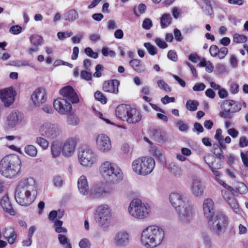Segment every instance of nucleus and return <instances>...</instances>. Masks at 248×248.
Here are the masks:
<instances>
[{"label":"nucleus","instance_id":"nucleus-59","mask_svg":"<svg viewBox=\"0 0 248 248\" xmlns=\"http://www.w3.org/2000/svg\"><path fill=\"white\" fill-rule=\"evenodd\" d=\"M228 50L226 47H222L218 50V54L217 56L220 59H223L227 54Z\"/></svg>","mask_w":248,"mask_h":248},{"label":"nucleus","instance_id":"nucleus-4","mask_svg":"<svg viewBox=\"0 0 248 248\" xmlns=\"http://www.w3.org/2000/svg\"><path fill=\"white\" fill-rule=\"evenodd\" d=\"M99 170L103 177L110 183H118L123 179L122 170L116 164L110 161H107L102 163Z\"/></svg>","mask_w":248,"mask_h":248},{"label":"nucleus","instance_id":"nucleus-23","mask_svg":"<svg viewBox=\"0 0 248 248\" xmlns=\"http://www.w3.org/2000/svg\"><path fill=\"white\" fill-rule=\"evenodd\" d=\"M221 193L223 198L227 202L233 212L237 214H240L241 210L236 199L233 196H231L230 193L227 192L226 190H222Z\"/></svg>","mask_w":248,"mask_h":248},{"label":"nucleus","instance_id":"nucleus-3","mask_svg":"<svg viewBox=\"0 0 248 248\" xmlns=\"http://www.w3.org/2000/svg\"><path fill=\"white\" fill-rule=\"evenodd\" d=\"M164 237V231L160 227L151 226L142 232L141 242L146 247H156L159 245Z\"/></svg>","mask_w":248,"mask_h":248},{"label":"nucleus","instance_id":"nucleus-17","mask_svg":"<svg viewBox=\"0 0 248 248\" xmlns=\"http://www.w3.org/2000/svg\"><path fill=\"white\" fill-rule=\"evenodd\" d=\"M96 147L102 153H107L111 149V144L108 137L105 134H100L96 139Z\"/></svg>","mask_w":248,"mask_h":248},{"label":"nucleus","instance_id":"nucleus-52","mask_svg":"<svg viewBox=\"0 0 248 248\" xmlns=\"http://www.w3.org/2000/svg\"><path fill=\"white\" fill-rule=\"evenodd\" d=\"M84 52L87 56L93 59H96L98 56L97 53L94 52L90 47H86Z\"/></svg>","mask_w":248,"mask_h":248},{"label":"nucleus","instance_id":"nucleus-57","mask_svg":"<svg viewBox=\"0 0 248 248\" xmlns=\"http://www.w3.org/2000/svg\"><path fill=\"white\" fill-rule=\"evenodd\" d=\"M22 31V28L19 25L12 26L10 29V32L13 34H18Z\"/></svg>","mask_w":248,"mask_h":248},{"label":"nucleus","instance_id":"nucleus-29","mask_svg":"<svg viewBox=\"0 0 248 248\" xmlns=\"http://www.w3.org/2000/svg\"><path fill=\"white\" fill-rule=\"evenodd\" d=\"M78 187L81 194L86 195L88 194L89 187L86 176L81 175L79 178L78 181Z\"/></svg>","mask_w":248,"mask_h":248},{"label":"nucleus","instance_id":"nucleus-49","mask_svg":"<svg viewBox=\"0 0 248 248\" xmlns=\"http://www.w3.org/2000/svg\"><path fill=\"white\" fill-rule=\"evenodd\" d=\"M88 70H83L80 72V78L84 80L89 81L92 78V73L88 71Z\"/></svg>","mask_w":248,"mask_h":248},{"label":"nucleus","instance_id":"nucleus-9","mask_svg":"<svg viewBox=\"0 0 248 248\" xmlns=\"http://www.w3.org/2000/svg\"><path fill=\"white\" fill-rule=\"evenodd\" d=\"M210 230L217 235L223 233L227 229L228 221L226 217L221 212H217L211 218L207 219Z\"/></svg>","mask_w":248,"mask_h":248},{"label":"nucleus","instance_id":"nucleus-28","mask_svg":"<svg viewBox=\"0 0 248 248\" xmlns=\"http://www.w3.org/2000/svg\"><path fill=\"white\" fill-rule=\"evenodd\" d=\"M2 234L9 244L12 245L15 243L17 234L14 228L10 226L5 227Z\"/></svg>","mask_w":248,"mask_h":248},{"label":"nucleus","instance_id":"nucleus-46","mask_svg":"<svg viewBox=\"0 0 248 248\" xmlns=\"http://www.w3.org/2000/svg\"><path fill=\"white\" fill-rule=\"evenodd\" d=\"M94 97L96 100L101 102L102 104H106L107 103L106 97L100 91H97L94 93Z\"/></svg>","mask_w":248,"mask_h":248},{"label":"nucleus","instance_id":"nucleus-53","mask_svg":"<svg viewBox=\"0 0 248 248\" xmlns=\"http://www.w3.org/2000/svg\"><path fill=\"white\" fill-rule=\"evenodd\" d=\"M152 153L154 156H155L157 159L162 160V151L157 148L154 147L152 149Z\"/></svg>","mask_w":248,"mask_h":248},{"label":"nucleus","instance_id":"nucleus-14","mask_svg":"<svg viewBox=\"0 0 248 248\" xmlns=\"http://www.w3.org/2000/svg\"><path fill=\"white\" fill-rule=\"evenodd\" d=\"M16 92L12 87L0 90V98L4 107H9L15 101Z\"/></svg>","mask_w":248,"mask_h":248},{"label":"nucleus","instance_id":"nucleus-25","mask_svg":"<svg viewBox=\"0 0 248 248\" xmlns=\"http://www.w3.org/2000/svg\"><path fill=\"white\" fill-rule=\"evenodd\" d=\"M204 215L207 219L214 217L216 214L214 210V203L211 199H205L203 203Z\"/></svg>","mask_w":248,"mask_h":248},{"label":"nucleus","instance_id":"nucleus-64","mask_svg":"<svg viewBox=\"0 0 248 248\" xmlns=\"http://www.w3.org/2000/svg\"><path fill=\"white\" fill-rule=\"evenodd\" d=\"M206 86L202 83H196L193 87V90L195 92L203 91L205 89Z\"/></svg>","mask_w":248,"mask_h":248},{"label":"nucleus","instance_id":"nucleus-45","mask_svg":"<svg viewBox=\"0 0 248 248\" xmlns=\"http://www.w3.org/2000/svg\"><path fill=\"white\" fill-rule=\"evenodd\" d=\"M233 40L236 43H243L247 41V37L245 35L235 33L233 35Z\"/></svg>","mask_w":248,"mask_h":248},{"label":"nucleus","instance_id":"nucleus-32","mask_svg":"<svg viewBox=\"0 0 248 248\" xmlns=\"http://www.w3.org/2000/svg\"><path fill=\"white\" fill-rule=\"evenodd\" d=\"M129 64L137 72L142 73L145 70V65L140 60L132 59L129 62Z\"/></svg>","mask_w":248,"mask_h":248},{"label":"nucleus","instance_id":"nucleus-22","mask_svg":"<svg viewBox=\"0 0 248 248\" xmlns=\"http://www.w3.org/2000/svg\"><path fill=\"white\" fill-rule=\"evenodd\" d=\"M60 93L72 103H77L79 101L77 94L71 86H68L62 88L60 90Z\"/></svg>","mask_w":248,"mask_h":248},{"label":"nucleus","instance_id":"nucleus-61","mask_svg":"<svg viewBox=\"0 0 248 248\" xmlns=\"http://www.w3.org/2000/svg\"><path fill=\"white\" fill-rule=\"evenodd\" d=\"M239 85L236 82H232L231 84L230 91L232 94H236L239 92Z\"/></svg>","mask_w":248,"mask_h":248},{"label":"nucleus","instance_id":"nucleus-41","mask_svg":"<svg viewBox=\"0 0 248 248\" xmlns=\"http://www.w3.org/2000/svg\"><path fill=\"white\" fill-rule=\"evenodd\" d=\"M36 142L43 149H46L48 147V141L44 138L37 137L36 140Z\"/></svg>","mask_w":248,"mask_h":248},{"label":"nucleus","instance_id":"nucleus-30","mask_svg":"<svg viewBox=\"0 0 248 248\" xmlns=\"http://www.w3.org/2000/svg\"><path fill=\"white\" fill-rule=\"evenodd\" d=\"M0 204L3 211L6 213L12 216L16 214V212L13 208L9 197L7 195L4 196L1 198L0 201Z\"/></svg>","mask_w":248,"mask_h":248},{"label":"nucleus","instance_id":"nucleus-40","mask_svg":"<svg viewBox=\"0 0 248 248\" xmlns=\"http://www.w3.org/2000/svg\"><path fill=\"white\" fill-rule=\"evenodd\" d=\"M58 239L61 245L63 246L65 245V248H72V246L70 243L68 241L67 237L64 235L61 234H59Z\"/></svg>","mask_w":248,"mask_h":248},{"label":"nucleus","instance_id":"nucleus-26","mask_svg":"<svg viewBox=\"0 0 248 248\" xmlns=\"http://www.w3.org/2000/svg\"><path fill=\"white\" fill-rule=\"evenodd\" d=\"M120 82L117 79L110 80L103 83V89L106 92L117 94L119 92Z\"/></svg>","mask_w":248,"mask_h":248},{"label":"nucleus","instance_id":"nucleus-56","mask_svg":"<svg viewBox=\"0 0 248 248\" xmlns=\"http://www.w3.org/2000/svg\"><path fill=\"white\" fill-rule=\"evenodd\" d=\"M242 162L245 167H248V151L245 153L241 152L240 154Z\"/></svg>","mask_w":248,"mask_h":248},{"label":"nucleus","instance_id":"nucleus-24","mask_svg":"<svg viewBox=\"0 0 248 248\" xmlns=\"http://www.w3.org/2000/svg\"><path fill=\"white\" fill-rule=\"evenodd\" d=\"M190 188L193 195L196 197H202L203 195L205 186L200 179L195 178L192 180Z\"/></svg>","mask_w":248,"mask_h":248},{"label":"nucleus","instance_id":"nucleus-31","mask_svg":"<svg viewBox=\"0 0 248 248\" xmlns=\"http://www.w3.org/2000/svg\"><path fill=\"white\" fill-rule=\"evenodd\" d=\"M198 3L203 12L207 15H211L213 13V9L208 0H198Z\"/></svg>","mask_w":248,"mask_h":248},{"label":"nucleus","instance_id":"nucleus-50","mask_svg":"<svg viewBox=\"0 0 248 248\" xmlns=\"http://www.w3.org/2000/svg\"><path fill=\"white\" fill-rule=\"evenodd\" d=\"M91 243L87 238H83L79 242L80 248H91Z\"/></svg>","mask_w":248,"mask_h":248},{"label":"nucleus","instance_id":"nucleus-38","mask_svg":"<svg viewBox=\"0 0 248 248\" xmlns=\"http://www.w3.org/2000/svg\"><path fill=\"white\" fill-rule=\"evenodd\" d=\"M25 153L28 155L34 157L37 155V149L33 145H27L24 148Z\"/></svg>","mask_w":248,"mask_h":248},{"label":"nucleus","instance_id":"nucleus-2","mask_svg":"<svg viewBox=\"0 0 248 248\" xmlns=\"http://www.w3.org/2000/svg\"><path fill=\"white\" fill-rule=\"evenodd\" d=\"M21 165V160L17 155H6L0 161V173L6 178H15L20 173Z\"/></svg>","mask_w":248,"mask_h":248},{"label":"nucleus","instance_id":"nucleus-60","mask_svg":"<svg viewBox=\"0 0 248 248\" xmlns=\"http://www.w3.org/2000/svg\"><path fill=\"white\" fill-rule=\"evenodd\" d=\"M219 48L216 45H212L209 49L210 53L213 57H217L218 54Z\"/></svg>","mask_w":248,"mask_h":248},{"label":"nucleus","instance_id":"nucleus-55","mask_svg":"<svg viewBox=\"0 0 248 248\" xmlns=\"http://www.w3.org/2000/svg\"><path fill=\"white\" fill-rule=\"evenodd\" d=\"M72 34V31L59 32L57 33V36L60 40H62L66 37H70Z\"/></svg>","mask_w":248,"mask_h":248},{"label":"nucleus","instance_id":"nucleus-12","mask_svg":"<svg viewBox=\"0 0 248 248\" xmlns=\"http://www.w3.org/2000/svg\"><path fill=\"white\" fill-rule=\"evenodd\" d=\"M79 162L84 166H91L97 160V155L91 149L86 148L79 152Z\"/></svg>","mask_w":248,"mask_h":248},{"label":"nucleus","instance_id":"nucleus-44","mask_svg":"<svg viewBox=\"0 0 248 248\" xmlns=\"http://www.w3.org/2000/svg\"><path fill=\"white\" fill-rule=\"evenodd\" d=\"M154 137L155 139L159 142H163L166 140L165 133L159 130L155 132Z\"/></svg>","mask_w":248,"mask_h":248},{"label":"nucleus","instance_id":"nucleus-6","mask_svg":"<svg viewBox=\"0 0 248 248\" xmlns=\"http://www.w3.org/2000/svg\"><path fill=\"white\" fill-rule=\"evenodd\" d=\"M155 164V161L152 157L142 156L133 161L132 169L137 175L146 176L153 171Z\"/></svg>","mask_w":248,"mask_h":248},{"label":"nucleus","instance_id":"nucleus-63","mask_svg":"<svg viewBox=\"0 0 248 248\" xmlns=\"http://www.w3.org/2000/svg\"><path fill=\"white\" fill-rule=\"evenodd\" d=\"M155 43L161 48H166L168 46L167 44L159 38L155 39Z\"/></svg>","mask_w":248,"mask_h":248},{"label":"nucleus","instance_id":"nucleus-35","mask_svg":"<svg viewBox=\"0 0 248 248\" xmlns=\"http://www.w3.org/2000/svg\"><path fill=\"white\" fill-rule=\"evenodd\" d=\"M241 186L242 188L243 189L242 191L239 190L237 188H236L235 189H234L232 187L230 186H228L227 187V188L226 189L229 190L231 192V194H230L232 196H235L236 195L235 193H237L238 192H239V193H240L241 194L246 193L248 191V188H247V186L244 183H242L241 184Z\"/></svg>","mask_w":248,"mask_h":248},{"label":"nucleus","instance_id":"nucleus-36","mask_svg":"<svg viewBox=\"0 0 248 248\" xmlns=\"http://www.w3.org/2000/svg\"><path fill=\"white\" fill-rule=\"evenodd\" d=\"M51 152L53 157L56 158L61 154L62 148L58 142H54L51 146Z\"/></svg>","mask_w":248,"mask_h":248},{"label":"nucleus","instance_id":"nucleus-13","mask_svg":"<svg viewBox=\"0 0 248 248\" xmlns=\"http://www.w3.org/2000/svg\"><path fill=\"white\" fill-rule=\"evenodd\" d=\"M130 233L126 231L122 230L117 232L113 238V244L116 248H124L127 247L131 240Z\"/></svg>","mask_w":248,"mask_h":248},{"label":"nucleus","instance_id":"nucleus-48","mask_svg":"<svg viewBox=\"0 0 248 248\" xmlns=\"http://www.w3.org/2000/svg\"><path fill=\"white\" fill-rule=\"evenodd\" d=\"M153 26V22L151 19L149 18H146L144 19L142 24V27L146 30H150Z\"/></svg>","mask_w":248,"mask_h":248},{"label":"nucleus","instance_id":"nucleus-20","mask_svg":"<svg viewBox=\"0 0 248 248\" xmlns=\"http://www.w3.org/2000/svg\"><path fill=\"white\" fill-rule=\"evenodd\" d=\"M47 99L46 91L43 88H38L31 95V99L35 106L38 107L45 103Z\"/></svg>","mask_w":248,"mask_h":248},{"label":"nucleus","instance_id":"nucleus-51","mask_svg":"<svg viewBox=\"0 0 248 248\" xmlns=\"http://www.w3.org/2000/svg\"><path fill=\"white\" fill-rule=\"evenodd\" d=\"M176 125L181 131L185 132L188 129V126L181 120L176 122Z\"/></svg>","mask_w":248,"mask_h":248},{"label":"nucleus","instance_id":"nucleus-62","mask_svg":"<svg viewBox=\"0 0 248 248\" xmlns=\"http://www.w3.org/2000/svg\"><path fill=\"white\" fill-rule=\"evenodd\" d=\"M204 129L201 124L199 123H195L194 124V128L193 131H196L197 134L203 132Z\"/></svg>","mask_w":248,"mask_h":248},{"label":"nucleus","instance_id":"nucleus-34","mask_svg":"<svg viewBox=\"0 0 248 248\" xmlns=\"http://www.w3.org/2000/svg\"><path fill=\"white\" fill-rule=\"evenodd\" d=\"M80 122V119L78 115L74 113H70L67 115V123L71 126L78 125Z\"/></svg>","mask_w":248,"mask_h":248},{"label":"nucleus","instance_id":"nucleus-42","mask_svg":"<svg viewBox=\"0 0 248 248\" xmlns=\"http://www.w3.org/2000/svg\"><path fill=\"white\" fill-rule=\"evenodd\" d=\"M198 103L194 100H189L186 102V108L190 111H195L197 109Z\"/></svg>","mask_w":248,"mask_h":248},{"label":"nucleus","instance_id":"nucleus-58","mask_svg":"<svg viewBox=\"0 0 248 248\" xmlns=\"http://www.w3.org/2000/svg\"><path fill=\"white\" fill-rule=\"evenodd\" d=\"M53 182L54 184L56 186L60 187L63 184V180L61 176H56L54 177Z\"/></svg>","mask_w":248,"mask_h":248},{"label":"nucleus","instance_id":"nucleus-10","mask_svg":"<svg viewBox=\"0 0 248 248\" xmlns=\"http://www.w3.org/2000/svg\"><path fill=\"white\" fill-rule=\"evenodd\" d=\"M113 188L109 185L103 182L95 184L91 190L90 196L93 199H100L109 196Z\"/></svg>","mask_w":248,"mask_h":248},{"label":"nucleus","instance_id":"nucleus-37","mask_svg":"<svg viewBox=\"0 0 248 248\" xmlns=\"http://www.w3.org/2000/svg\"><path fill=\"white\" fill-rule=\"evenodd\" d=\"M171 18L170 14H164L160 18V25L162 28H166L170 24Z\"/></svg>","mask_w":248,"mask_h":248},{"label":"nucleus","instance_id":"nucleus-1","mask_svg":"<svg viewBox=\"0 0 248 248\" xmlns=\"http://www.w3.org/2000/svg\"><path fill=\"white\" fill-rule=\"evenodd\" d=\"M37 194L35 180L33 178L21 180L15 191V199L22 206L30 205L35 200Z\"/></svg>","mask_w":248,"mask_h":248},{"label":"nucleus","instance_id":"nucleus-27","mask_svg":"<svg viewBox=\"0 0 248 248\" xmlns=\"http://www.w3.org/2000/svg\"><path fill=\"white\" fill-rule=\"evenodd\" d=\"M166 167L169 172L175 178H180L183 176V171L177 163L169 162Z\"/></svg>","mask_w":248,"mask_h":248},{"label":"nucleus","instance_id":"nucleus-43","mask_svg":"<svg viewBox=\"0 0 248 248\" xmlns=\"http://www.w3.org/2000/svg\"><path fill=\"white\" fill-rule=\"evenodd\" d=\"M144 47L147 49L149 53L151 55H155L157 53V49L156 47L152 45L150 43H145L144 44Z\"/></svg>","mask_w":248,"mask_h":248},{"label":"nucleus","instance_id":"nucleus-16","mask_svg":"<svg viewBox=\"0 0 248 248\" xmlns=\"http://www.w3.org/2000/svg\"><path fill=\"white\" fill-rule=\"evenodd\" d=\"M78 138L77 137H70L65 140L62 147V155L69 157L72 155L75 152Z\"/></svg>","mask_w":248,"mask_h":248},{"label":"nucleus","instance_id":"nucleus-19","mask_svg":"<svg viewBox=\"0 0 248 248\" xmlns=\"http://www.w3.org/2000/svg\"><path fill=\"white\" fill-rule=\"evenodd\" d=\"M24 119V115L18 110L12 111L7 118V125L10 128L15 127L17 124H20Z\"/></svg>","mask_w":248,"mask_h":248},{"label":"nucleus","instance_id":"nucleus-39","mask_svg":"<svg viewBox=\"0 0 248 248\" xmlns=\"http://www.w3.org/2000/svg\"><path fill=\"white\" fill-rule=\"evenodd\" d=\"M30 41L32 45L37 46L42 45L43 39L41 36L34 34L30 37Z\"/></svg>","mask_w":248,"mask_h":248},{"label":"nucleus","instance_id":"nucleus-18","mask_svg":"<svg viewBox=\"0 0 248 248\" xmlns=\"http://www.w3.org/2000/svg\"><path fill=\"white\" fill-rule=\"evenodd\" d=\"M53 106L60 114H65L72 109L71 104L66 99L59 98L54 101Z\"/></svg>","mask_w":248,"mask_h":248},{"label":"nucleus","instance_id":"nucleus-5","mask_svg":"<svg viewBox=\"0 0 248 248\" xmlns=\"http://www.w3.org/2000/svg\"><path fill=\"white\" fill-rule=\"evenodd\" d=\"M115 114L118 118L129 124L138 123L141 119L139 111L128 105H119L115 109Z\"/></svg>","mask_w":248,"mask_h":248},{"label":"nucleus","instance_id":"nucleus-21","mask_svg":"<svg viewBox=\"0 0 248 248\" xmlns=\"http://www.w3.org/2000/svg\"><path fill=\"white\" fill-rule=\"evenodd\" d=\"M170 202L176 210L187 203L186 198L182 194L177 192H172L170 194Z\"/></svg>","mask_w":248,"mask_h":248},{"label":"nucleus","instance_id":"nucleus-11","mask_svg":"<svg viewBox=\"0 0 248 248\" xmlns=\"http://www.w3.org/2000/svg\"><path fill=\"white\" fill-rule=\"evenodd\" d=\"M39 132L43 137L48 139H54L59 136L62 129L58 124L47 122L40 127Z\"/></svg>","mask_w":248,"mask_h":248},{"label":"nucleus","instance_id":"nucleus-47","mask_svg":"<svg viewBox=\"0 0 248 248\" xmlns=\"http://www.w3.org/2000/svg\"><path fill=\"white\" fill-rule=\"evenodd\" d=\"M157 85L161 89L166 92H170L171 91L170 87L163 80H159L157 81Z\"/></svg>","mask_w":248,"mask_h":248},{"label":"nucleus","instance_id":"nucleus-7","mask_svg":"<svg viewBox=\"0 0 248 248\" xmlns=\"http://www.w3.org/2000/svg\"><path fill=\"white\" fill-rule=\"evenodd\" d=\"M95 219L99 227L104 232L109 230L111 220V210L106 204L99 205L95 210Z\"/></svg>","mask_w":248,"mask_h":248},{"label":"nucleus","instance_id":"nucleus-33","mask_svg":"<svg viewBox=\"0 0 248 248\" xmlns=\"http://www.w3.org/2000/svg\"><path fill=\"white\" fill-rule=\"evenodd\" d=\"M65 20L68 21H74L78 17V14L75 9H71L64 14Z\"/></svg>","mask_w":248,"mask_h":248},{"label":"nucleus","instance_id":"nucleus-8","mask_svg":"<svg viewBox=\"0 0 248 248\" xmlns=\"http://www.w3.org/2000/svg\"><path fill=\"white\" fill-rule=\"evenodd\" d=\"M128 212L133 217L138 219H144L149 216L151 210L148 204L142 202L138 199H135L129 204Z\"/></svg>","mask_w":248,"mask_h":248},{"label":"nucleus","instance_id":"nucleus-15","mask_svg":"<svg viewBox=\"0 0 248 248\" xmlns=\"http://www.w3.org/2000/svg\"><path fill=\"white\" fill-rule=\"evenodd\" d=\"M176 211L179 219L183 223L189 222L192 219L194 215L193 207L187 203L177 209Z\"/></svg>","mask_w":248,"mask_h":248},{"label":"nucleus","instance_id":"nucleus-54","mask_svg":"<svg viewBox=\"0 0 248 248\" xmlns=\"http://www.w3.org/2000/svg\"><path fill=\"white\" fill-rule=\"evenodd\" d=\"M203 243L205 248H211L212 247V242L209 236L204 234L202 235Z\"/></svg>","mask_w":248,"mask_h":248}]
</instances>
